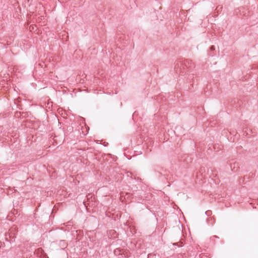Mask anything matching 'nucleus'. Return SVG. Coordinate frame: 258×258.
Wrapping results in <instances>:
<instances>
[{
    "instance_id": "obj_1",
    "label": "nucleus",
    "mask_w": 258,
    "mask_h": 258,
    "mask_svg": "<svg viewBox=\"0 0 258 258\" xmlns=\"http://www.w3.org/2000/svg\"><path fill=\"white\" fill-rule=\"evenodd\" d=\"M58 111L59 112H60L62 111V109L59 108V109H58Z\"/></svg>"
},
{
    "instance_id": "obj_2",
    "label": "nucleus",
    "mask_w": 258,
    "mask_h": 258,
    "mask_svg": "<svg viewBox=\"0 0 258 258\" xmlns=\"http://www.w3.org/2000/svg\"><path fill=\"white\" fill-rule=\"evenodd\" d=\"M64 114V115H67V114H66V113H64V114Z\"/></svg>"
}]
</instances>
